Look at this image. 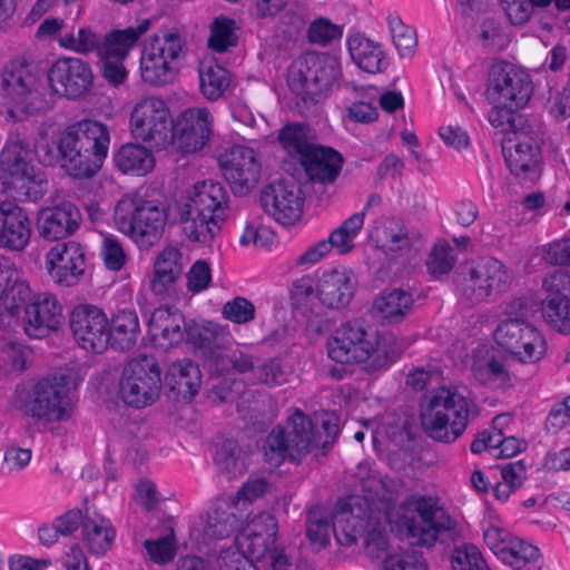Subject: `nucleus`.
<instances>
[{
    "mask_svg": "<svg viewBox=\"0 0 570 570\" xmlns=\"http://www.w3.org/2000/svg\"><path fill=\"white\" fill-rule=\"evenodd\" d=\"M328 357L341 364H363L367 372L387 368L397 358L376 331L366 328L357 320L347 321L336 328L327 343Z\"/></svg>",
    "mask_w": 570,
    "mask_h": 570,
    "instance_id": "4",
    "label": "nucleus"
},
{
    "mask_svg": "<svg viewBox=\"0 0 570 570\" xmlns=\"http://www.w3.org/2000/svg\"><path fill=\"white\" fill-rule=\"evenodd\" d=\"M184 272L183 254L176 247L164 248L155 258L150 289L164 295L174 288Z\"/></svg>",
    "mask_w": 570,
    "mask_h": 570,
    "instance_id": "36",
    "label": "nucleus"
},
{
    "mask_svg": "<svg viewBox=\"0 0 570 570\" xmlns=\"http://www.w3.org/2000/svg\"><path fill=\"white\" fill-rule=\"evenodd\" d=\"M495 343L524 364L540 361L547 353L543 334L532 324L519 320L507 318L494 331Z\"/></svg>",
    "mask_w": 570,
    "mask_h": 570,
    "instance_id": "17",
    "label": "nucleus"
},
{
    "mask_svg": "<svg viewBox=\"0 0 570 570\" xmlns=\"http://www.w3.org/2000/svg\"><path fill=\"white\" fill-rule=\"evenodd\" d=\"M277 139L288 154L297 155L299 159L307 149L314 146L308 141L307 126L302 122L286 124L279 130Z\"/></svg>",
    "mask_w": 570,
    "mask_h": 570,
    "instance_id": "47",
    "label": "nucleus"
},
{
    "mask_svg": "<svg viewBox=\"0 0 570 570\" xmlns=\"http://www.w3.org/2000/svg\"><path fill=\"white\" fill-rule=\"evenodd\" d=\"M255 364L253 355L243 352L238 347L228 348L227 345L224 352L220 353L218 358L212 365L210 372L215 375H224L230 372L246 373L248 371L255 372Z\"/></svg>",
    "mask_w": 570,
    "mask_h": 570,
    "instance_id": "46",
    "label": "nucleus"
},
{
    "mask_svg": "<svg viewBox=\"0 0 570 570\" xmlns=\"http://www.w3.org/2000/svg\"><path fill=\"white\" fill-rule=\"evenodd\" d=\"M229 341L228 334L222 326L213 322L189 324L186 342L207 363L209 370Z\"/></svg>",
    "mask_w": 570,
    "mask_h": 570,
    "instance_id": "33",
    "label": "nucleus"
},
{
    "mask_svg": "<svg viewBox=\"0 0 570 570\" xmlns=\"http://www.w3.org/2000/svg\"><path fill=\"white\" fill-rule=\"evenodd\" d=\"M389 26L393 43L401 57H410L417 43L415 31L404 24L399 16H389Z\"/></svg>",
    "mask_w": 570,
    "mask_h": 570,
    "instance_id": "50",
    "label": "nucleus"
},
{
    "mask_svg": "<svg viewBox=\"0 0 570 570\" xmlns=\"http://www.w3.org/2000/svg\"><path fill=\"white\" fill-rule=\"evenodd\" d=\"M165 384L177 400L191 401L202 384L198 364L188 358L171 363L165 374Z\"/></svg>",
    "mask_w": 570,
    "mask_h": 570,
    "instance_id": "34",
    "label": "nucleus"
},
{
    "mask_svg": "<svg viewBox=\"0 0 570 570\" xmlns=\"http://www.w3.org/2000/svg\"><path fill=\"white\" fill-rule=\"evenodd\" d=\"M493 107L488 114V120L498 134L502 135L501 141L508 137H517V121H521V116L517 111L521 108L503 106V104H492Z\"/></svg>",
    "mask_w": 570,
    "mask_h": 570,
    "instance_id": "49",
    "label": "nucleus"
},
{
    "mask_svg": "<svg viewBox=\"0 0 570 570\" xmlns=\"http://www.w3.org/2000/svg\"><path fill=\"white\" fill-rule=\"evenodd\" d=\"M110 139L101 121L82 119L69 125L58 140L61 168L76 179L96 176L108 156Z\"/></svg>",
    "mask_w": 570,
    "mask_h": 570,
    "instance_id": "2",
    "label": "nucleus"
},
{
    "mask_svg": "<svg viewBox=\"0 0 570 570\" xmlns=\"http://www.w3.org/2000/svg\"><path fill=\"white\" fill-rule=\"evenodd\" d=\"M340 73V62L330 53L307 51L296 58L288 69L287 82L299 111L316 110L324 91Z\"/></svg>",
    "mask_w": 570,
    "mask_h": 570,
    "instance_id": "7",
    "label": "nucleus"
},
{
    "mask_svg": "<svg viewBox=\"0 0 570 570\" xmlns=\"http://www.w3.org/2000/svg\"><path fill=\"white\" fill-rule=\"evenodd\" d=\"M115 167L122 174L144 176L155 166L153 153L139 144H125L114 154Z\"/></svg>",
    "mask_w": 570,
    "mask_h": 570,
    "instance_id": "40",
    "label": "nucleus"
},
{
    "mask_svg": "<svg viewBox=\"0 0 570 570\" xmlns=\"http://www.w3.org/2000/svg\"><path fill=\"white\" fill-rule=\"evenodd\" d=\"M117 531L110 519L97 511L86 509L81 527L82 542L95 556H104L109 551L116 539Z\"/></svg>",
    "mask_w": 570,
    "mask_h": 570,
    "instance_id": "35",
    "label": "nucleus"
},
{
    "mask_svg": "<svg viewBox=\"0 0 570 570\" xmlns=\"http://www.w3.org/2000/svg\"><path fill=\"white\" fill-rule=\"evenodd\" d=\"M358 281L353 271L347 268L324 271L316 293L320 302L328 308H343L353 298Z\"/></svg>",
    "mask_w": 570,
    "mask_h": 570,
    "instance_id": "30",
    "label": "nucleus"
},
{
    "mask_svg": "<svg viewBox=\"0 0 570 570\" xmlns=\"http://www.w3.org/2000/svg\"><path fill=\"white\" fill-rule=\"evenodd\" d=\"M80 222L81 214L78 207L70 202H63L40 209L36 228L41 238L56 242L72 235L79 228Z\"/></svg>",
    "mask_w": 570,
    "mask_h": 570,
    "instance_id": "28",
    "label": "nucleus"
},
{
    "mask_svg": "<svg viewBox=\"0 0 570 570\" xmlns=\"http://www.w3.org/2000/svg\"><path fill=\"white\" fill-rule=\"evenodd\" d=\"M474 402L456 387L442 386L434 391L421 413L422 425L434 441L453 443L461 438L476 416Z\"/></svg>",
    "mask_w": 570,
    "mask_h": 570,
    "instance_id": "6",
    "label": "nucleus"
},
{
    "mask_svg": "<svg viewBox=\"0 0 570 570\" xmlns=\"http://www.w3.org/2000/svg\"><path fill=\"white\" fill-rule=\"evenodd\" d=\"M331 529H333V524L326 519H308L306 521V537L311 546L321 550L330 544Z\"/></svg>",
    "mask_w": 570,
    "mask_h": 570,
    "instance_id": "62",
    "label": "nucleus"
},
{
    "mask_svg": "<svg viewBox=\"0 0 570 570\" xmlns=\"http://www.w3.org/2000/svg\"><path fill=\"white\" fill-rule=\"evenodd\" d=\"M219 570H259L253 561L236 547L220 551L218 557ZM292 563L283 551H274L271 556L269 570H291Z\"/></svg>",
    "mask_w": 570,
    "mask_h": 570,
    "instance_id": "42",
    "label": "nucleus"
},
{
    "mask_svg": "<svg viewBox=\"0 0 570 570\" xmlns=\"http://www.w3.org/2000/svg\"><path fill=\"white\" fill-rule=\"evenodd\" d=\"M188 328L183 313L168 306L156 308L148 323L151 338L164 348L176 346L186 340Z\"/></svg>",
    "mask_w": 570,
    "mask_h": 570,
    "instance_id": "32",
    "label": "nucleus"
},
{
    "mask_svg": "<svg viewBox=\"0 0 570 570\" xmlns=\"http://www.w3.org/2000/svg\"><path fill=\"white\" fill-rule=\"evenodd\" d=\"M214 117L207 108H188L174 121L173 142L184 154L202 150L213 135Z\"/></svg>",
    "mask_w": 570,
    "mask_h": 570,
    "instance_id": "24",
    "label": "nucleus"
},
{
    "mask_svg": "<svg viewBox=\"0 0 570 570\" xmlns=\"http://www.w3.org/2000/svg\"><path fill=\"white\" fill-rule=\"evenodd\" d=\"M47 79L56 95L76 100L90 90L94 75L89 63L82 59L63 57L50 67Z\"/></svg>",
    "mask_w": 570,
    "mask_h": 570,
    "instance_id": "20",
    "label": "nucleus"
},
{
    "mask_svg": "<svg viewBox=\"0 0 570 570\" xmlns=\"http://www.w3.org/2000/svg\"><path fill=\"white\" fill-rule=\"evenodd\" d=\"M261 205L265 213L283 226L294 225L303 214L301 187L289 180H276L261 193Z\"/></svg>",
    "mask_w": 570,
    "mask_h": 570,
    "instance_id": "22",
    "label": "nucleus"
},
{
    "mask_svg": "<svg viewBox=\"0 0 570 570\" xmlns=\"http://www.w3.org/2000/svg\"><path fill=\"white\" fill-rule=\"evenodd\" d=\"M454 264L453 248L448 243L435 245L426 261L428 271L433 276L448 274Z\"/></svg>",
    "mask_w": 570,
    "mask_h": 570,
    "instance_id": "54",
    "label": "nucleus"
},
{
    "mask_svg": "<svg viewBox=\"0 0 570 570\" xmlns=\"http://www.w3.org/2000/svg\"><path fill=\"white\" fill-rule=\"evenodd\" d=\"M544 321L561 334H570L569 295H548L541 303Z\"/></svg>",
    "mask_w": 570,
    "mask_h": 570,
    "instance_id": "45",
    "label": "nucleus"
},
{
    "mask_svg": "<svg viewBox=\"0 0 570 570\" xmlns=\"http://www.w3.org/2000/svg\"><path fill=\"white\" fill-rule=\"evenodd\" d=\"M228 204L225 187L213 180L194 186V191L180 210L185 234L194 242L209 243L224 222Z\"/></svg>",
    "mask_w": 570,
    "mask_h": 570,
    "instance_id": "8",
    "label": "nucleus"
},
{
    "mask_svg": "<svg viewBox=\"0 0 570 570\" xmlns=\"http://www.w3.org/2000/svg\"><path fill=\"white\" fill-rule=\"evenodd\" d=\"M472 372L475 379L482 384L497 380L507 381L509 379V373L504 364L495 357L475 361L472 365Z\"/></svg>",
    "mask_w": 570,
    "mask_h": 570,
    "instance_id": "58",
    "label": "nucleus"
},
{
    "mask_svg": "<svg viewBox=\"0 0 570 570\" xmlns=\"http://www.w3.org/2000/svg\"><path fill=\"white\" fill-rule=\"evenodd\" d=\"M30 297L29 284L20 279L18 271L7 259L0 258V330H16L21 321L23 304Z\"/></svg>",
    "mask_w": 570,
    "mask_h": 570,
    "instance_id": "21",
    "label": "nucleus"
},
{
    "mask_svg": "<svg viewBox=\"0 0 570 570\" xmlns=\"http://www.w3.org/2000/svg\"><path fill=\"white\" fill-rule=\"evenodd\" d=\"M149 27L150 20L142 19L136 27L111 30L104 37L101 73L109 85L117 87L127 80L128 71L122 61Z\"/></svg>",
    "mask_w": 570,
    "mask_h": 570,
    "instance_id": "18",
    "label": "nucleus"
},
{
    "mask_svg": "<svg viewBox=\"0 0 570 570\" xmlns=\"http://www.w3.org/2000/svg\"><path fill=\"white\" fill-rule=\"evenodd\" d=\"M130 130L134 137L165 149L173 142L174 120L166 102L149 97L136 104L130 115Z\"/></svg>",
    "mask_w": 570,
    "mask_h": 570,
    "instance_id": "16",
    "label": "nucleus"
},
{
    "mask_svg": "<svg viewBox=\"0 0 570 570\" xmlns=\"http://www.w3.org/2000/svg\"><path fill=\"white\" fill-rule=\"evenodd\" d=\"M299 163L309 180L327 185L340 176L344 158L332 147L314 145L303 154Z\"/></svg>",
    "mask_w": 570,
    "mask_h": 570,
    "instance_id": "31",
    "label": "nucleus"
},
{
    "mask_svg": "<svg viewBox=\"0 0 570 570\" xmlns=\"http://www.w3.org/2000/svg\"><path fill=\"white\" fill-rule=\"evenodd\" d=\"M230 72L218 63L209 62L199 68L200 91L207 100L216 101L230 86Z\"/></svg>",
    "mask_w": 570,
    "mask_h": 570,
    "instance_id": "44",
    "label": "nucleus"
},
{
    "mask_svg": "<svg viewBox=\"0 0 570 570\" xmlns=\"http://www.w3.org/2000/svg\"><path fill=\"white\" fill-rule=\"evenodd\" d=\"M391 531L413 547H432L455 529V521L435 503L421 498L414 509H402L390 517Z\"/></svg>",
    "mask_w": 570,
    "mask_h": 570,
    "instance_id": "10",
    "label": "nucleus"
},
{
    "mask_svg": "<svg viewBox=\"0 0 570 570\" xmlns=\"http://www.w3.org/2000/svg\"><path fill=\"white\" fill-rule=\"evenodd\" d=\"M255 314L254 304L243 296L226 302L222 308L223 317L235 324H247L255 318Z\"/></svg>",
    "mask_w": 570,
    "mask_h": 570,
    "instance_id": "53",
    "label": "nucleus"
},
{
    "mask_svg": "<svg viewBox=\"0 0 570 570\" xmlns=\"http://www.w3.org/2000/svg\"><path fill=\"white\" fill-rule=\"evenodd\" d=\"M343 29L341 26L333 23L327 18L315 19L307 29V39L311 43L320 46H328L333 41L341 39Z\"/></svg>",
    "mask_w": 570,
    "mask_h": 570,
    "instance_id": "52",
    "label": "nucleus"
},
{
    "mask_svg": "<svg viewBox=\"0 0 570 570\" xmlns=\"http://www.w3.org/2000/svg\"><path fill=\"white\" fill-rule=\"evenodd\" d=\"M0 184L2 190L17 202H37L48 180L29 158V151L19 139L8 140L0 153Z\"/></svg>",
    "mask_w": 570,
    "mask_h": 570,
    "instance_id": "9",
    "label": "nucleus"
},
{
    "mask_svg": "<svg viewBox=\"0 0 570 570\" xmlns=\"http://www.w3.org/2000/svg\"><path fill=\"white\" fill-rule=\"evenodd\" d=\"M69 323L81 348L101 353L108 347V318L101 308L90 304L78 305L72 309Z\"/></svg>",
    "mask_w": 570,
    "mask_h": 570,
    "instance_id": "23",
    "label": "nucleus"
},
{
    "mask_svg": "<svg viewBox=\"0 0 570 570\" xmlns=\"http://www.w3.org/2000/svg\"><path fill=\"white\" fill-rule=\"evenodd\" d=\"M50 108L40 72L26 61H10L1 72L0 112L18 122Z\"/></svg>",
    "mask_w": 570,
    "mask_h": 570,
    "instance_id": "3",
    "label": "nucleus"
},
{
    "mask_svg": "<svg viewBox=\"0 0 570 570\" xmlns=\"http://www.w3.org/2000/svg\"><path fill=\"white\" fill-rule=\"evenodd\" d=\"M502 153L512 175L521 179H534L540 173L541 150L523 134L502 140Z\"/></svg>",
    "mask_w": 570,
    "mask_h": 570,
    "instance_id": "27",
    "label": "nucleus"
},
{
    "mask_svg": "<svg viewBox=\"0 0 570 570\" xmlns=\"http://www.w3.org/2000/svg\"><path fill=\"white\" fill-rule=\"evenodd\" d=\"M512 275L503 262L492 256L465 264L456 281L458 294L471 304L487 301L508 289Z\"/></svg>",
    "mask_w": 570,
    "mask_h": 570,
    "instance_id": "13",
    "label": "nucleus"
},
{
    "mask_svg": "<svg viewBox=\"0 0 570 570\" xmlns=\"http://www.w3.org/2000/svg\"><path fill=\"white\" fill-rule=\"evenodd\" d=\"M237 41L235 20L225 16L215 18L210 26L209 48L217 52H225L230 47H235Z\"/></svg>",
    "mask_w": 570,
    "mask_h": 570,
    "instance_id": "48",
    "label": "nucleus"
},
{
    "mask_svg": "<svg viewBox=\"0 0 570 570\" xmlns=\"http://www.w3.org/2000/svg\"><path fill=\"white\" fill-rule=\"evenodd\" d=\"M225 179L236 196L247 195L261 178L262 166L255 150L243 145L226 149L219 158Z\"/></svg>",
    "mask_w": 570,
    "mask_h": 570,
    "instance_id": "19",
    "label": "nucleus"
},
{
    "mask_svg": "<svg viewBox=\"0 0 570 570\" xmlns=\"http://www.w3.org/2000/svg\"><path fill=\"white\" fill-rule=\"evenodd\" d=\"M31 238V222L27 210L10 200H0V247L24 249Z\"/></svg>",
    "mask_w": 570,
    "mask_h": 570,
    "instance_id": "29",
    "label": "nucleus"
},
{
    "mask_svg": "<svg viewBox=\"0 0 570 570\" xmlns=\"http://www.w3.org/2000/svg\"><path fill=\"white\" fill-rule=\"evenodd\" d=\"M413 296L402 288L384 291L375 298L373 307L377 315L389 325L401 323L412 311Z\"/></svg>",
    "mask_w": 570,
    "mask_h": 570,
    "instance_id": "39",
    "label": "nucleus"
},
{
    "mask_svg": "<svg viewBox=\"0 0 570 570\" xmlns=\"http://www.w3.org/2000/svg\"><path fill=\"white\" fill-rule=\"evenodd\" d=\"M570 422V396L559 402L550 410L544 429L549 434H556Z\"/></svg>",
    "mask_w": 570,
    "mask_h": 570,
    "instance_id": "61",
    "label": "nucleus"
},
{
    "mask_svg": "<svg viewBox=\"0 0 570 570\" xmlns=\"http://www.w3.org/2000/svg\"><path fill=\"white\" fill-rule=\"evenodd\" d=\"M531 76L511 62L499 61L491 66L485 97L491 104L524 108L533 95Z\"/></svg>",
    "mask_w": 570,
    "mask_h": 570,
    "instance_id": "15",
    "label": "nucleus"
},
{
    "mask_svg": "<svg viewBox=\"0 0 570 570\" xmlns=\"http://www.w3.org/2000/svg\"><path fill=\"white\" fill-rule=\"evenodd\" d=\"M50 277L61 286H73L83 275L86 257L82 247L76 242L58 243L47 254Z\"/></svg>",
    "mask_w": 570,
    "mask_h": 570,
    "instance_id": "26",
    "label": "nucleus"
},
{
    "mask_svg": "<svg viewBox=\"0 0 570 570\" xmlns=\"http://www.w3.org/2000/svg\"><path fill=\"white\" fill-rule=\"evenodd\" d=\"M505 551L500 557V561L511 567L513 570H541L542 560L540 549L518 537L508 542Z\"/></svg>",
    "mask_w": 570,
    "mask_h": 570,
    "instance_id": "41",
    "label": "nucleus"
},
{
    "mask_svg": "<svg viewBox=\"0 0 570 570\" xmlns=\"http://www.w3.org/2000/svg\"><path fill=\"white\" fill-rule=\"evenodd\" d=\"M384 570H429L421 552L416 550L391 554L384 560Z\"/></svg>",
    "mask_w": 570,
    "mask_h": 570,
    "instance_id": "57",
    "label": "nucleus"
},
{
    "mask_svg": "<svg viewBox=\"0 0 570 570\" xmlns=\"http://www.w3.org/2000/svg\"><path fill=\"white\" fill-rule=\"evenodd\" d=\"M288 429L276 425L267 434L263 450L268 463L276 466L285 461L299 463L314 450L326 454L340 434V417L335 412H324L314 422L296 410L288 420Z\"/></svg>",
    "mask_w": 570,
    "mask_h": 570,
    "instance_id": "1",
    "label": "nucleus"
},
{
    "mask_svg": "<svg viewBox=\"0 0 570 570\" xmlns=\"http://www.w3.org/2000/svg\"><path fill=\"white\" fill-rule=\"evenodd\" d=\"M501 6L512 24L527 22L537 7L531 0H501Z\"/></svg>",
    "mask_w": 570,
    "mask_h": 570,
    "instance_id": "63",
    "label": "nucleus"
},
{
    "mask_svg": "<svg viewBox=\"0 0 570 570\" xmlns=\"http://www.w3.org/2000/svg\"><path fill=\"white\" fill-rule=\"evenodd\" d=\"M114 222L118 230L130 237L138 246L150 247L164 234L167 212L155 200L125 195L115 206Z\"/></svg>",
    "mask_w": 570,
    "mask_h": 570,
    "instance_id": "11",
    "label": "nucleus"
},
{
    "mask_svg": "<svg viewBox=\"0 0 570 570\" xmlns=\"http://www.w3.org/2000/svg\"><path fill=\"white\" fill-rule=\"evenodd\" d=\"M22 327L30 338H43L57 331L62 322V306L51 293L31 294L23 304Z\"/></svg>",
    "mask_w": 570,
    "mask_h": 570,
    "instance_id": "25",
    "label": "nucleus"
},
{
    "mask_svg": "<svg viewBox=\"0 0 570 570\" xmlns=\"http://www.w3.org/2000/svg\"><path fill=\"white\" fill-rule=\"evenodd\" d=\"M514 538L509 531L497 525H490L483 531V540L498 559Z\"/></svg>",
    "mask_w": 570,
    "mask_h": 570,
    "instance_id": "64",
    "label": "nucleus"
},
{
    "mask_svg": "<svg viewBox=\"0 0 570 570\" xmlns=\"http://www.w3.org/2000/svg\"><path fill=\"white\" fill-rule=\"evenodd\" d=\"M255 377L266 385L275 386L286 382V372L278 358H271L255 368Z\"/></svg>",
    "mask_w": 570,
    "mask_h": 570,
    "instance_id": "60",
    "label": "nucleus"
},
{
    "mask_svg": "<svg viewBox=\"0 0 570 570\" xmlns=\"http://www.w3.org/2000/svg\"><path fill=\"white\" fill-rule=\"evenodd\" d=\"M13 405L23 415L46 423L67 422L76 410L69 379L65 374L41 377L31 386L17 385Z\"/></svg>",
    "mask_w": 570,
    "mask_h": 570,
    "instance_id": "5",
    "label": "nucleus"
},
{
    "mask_svg": "<svg viewBox=\"0 0 570 570\" xmlns=\"http://www.w3.org/2000/svg\"><path fill=\"white\" fill-rule=\"evenodd\" d=\"M100 257L104 261L105 266L109 271H120L127 261L125 249L115 236H107L102 239L100 248Z\"/></svg>",
    "mask_w": 570,
    "mask_h": 570,
    "instance_id": "55",
    "label": "nucleus"
},
{
    "mask_svg": "<svg viewBox=\"0 0 570 570\" xmlns=\"http://www.w3.org/2000/svg\"><path fill=\"white\" fill-rule=\"evenodd\" d=\"M139 331L137 313L131 309L119 311L108 321V346L119 351L130 350L136 344Z\"/></svg>",
    "mask_w": 570,
    "mask_h": 570,
    "instance_id": "38",
    "label": "nucleus"
},
{
    "mask_svg": "<svg viewBox=\"0 0 570 570\" xmlns=\"http://www.w3.org/2000/svg\"><path fill=\"white\" fill-rule=\"evenodd\" d=\"M453 570H490L479 548L472 543L456 547L451 557Z\"/></svg>",
    "mask_w": 570,
    "mask_h": 570,
    "instance_id": "51",
    "label": "nucleus"
},
{
    "mask_svg": "<svg viewBox=\"0 0 570 570\" xmlns=\"http://www.w3.org/2000/svg\"><path fill=\"white\" fill-rule=\"evenodd\" d=\"M188 51L186 37L177 29L154 35L144 45L140 75L145 82L164 86L174 81L178 66Z\"/></svg>",
    "mask_w": 570,
    "mask_h": 570,
    "instance_id": "12",
    "label": "nucleus"
},
{
    "mask_svg": "<svg viewBox=\"0 0 570 570\" xmlns=\"http://www.w3.org/2000/svg\"><path fill=\"white\" fill-rule=\"evenodd\" d=\"M150 560L157 564H167L176 556V546L173 537H163L156 540L147 539L144 542Z\"/></svg>",
    "mask_w": 570,
    "mask_h": 570,
    "instance_id": "56",
    "label": "nucleus"
},
{
    "mask_svg": "<svg viewBox=\"0 0 570 570\" xmlns=\"http://www.w3.org/2000/svg\"><path fill=\"white\" fill-rule=\"evenodd\" d=\"M214 463L228 480L243 475L246 470L244 453L238 442L233 439H226L217 445Z\"/></svg>",
    "mask_w": 570,
    "mask_h": 570,
    "instance_id": "43",
    "label": "nucleus"
},
{
    "mask_svg": "<svg viewBox=\"0 0 570 570\" xmlns=\"http://www.w3.org/2000/svg\"><path fill=\"white\" fill-rule=\"evenodd\" d=\"M187 289L191 293H200L208 288L212 282V269L207 262L196 261L186 274Z\"/></svg>",
    "mask_w": 570,
    "mask_h": 570,
    "instance_id": "59",
    "label": "nucleus"
},
{
    "mask_svg": "<svg viewBox=\"0 0 570 570\" xmlns=\"http://www.w3.org/2000/svg\"><path fill=\"white\" fill-rule=\"evenodd\" d=\"M161 387V371L156 356L139 354L122 370L119 395L126 404L142 409L156 402Z\"/></svg>",
    "mask_w": 570,
    "mask_h": 570,
    "instance_id": "14",
    "label": "nucleus"
},
{
    "mask_svg": "<svg viewBox=\"0 0 570 570\" xmlns=\"http://www.w3.org/2000/svg\"><path fill=\"white\" fill-rule=\"evenodd\" d=\"M347 50L355 65L368 72H382L387 62L381 43H377L362 33H355L346 40Z\"/></svg>",
    "mask_w": 570,
    "mask_h": 570,
    "instance_id": "37",
    "label": "nucleus"
}]
</instances>
